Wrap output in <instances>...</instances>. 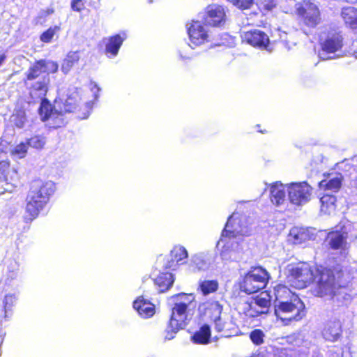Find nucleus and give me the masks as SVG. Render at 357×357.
<instances>
[{
	"label": "nucleus",
	"instance_id": "35",
	"mask_svg": "<svg viewBox=\"0 0 357 357\" xmlns=\"http://www.w3.org/2000/svg\"><path fill=\"white\" fill-rule=\"evenodd\" d=\"M59 29L60 28L58 26H50L40 34V41L44 43H50L52 40L56 33L59 31Z\"/></svg>",
	"mask_w": 357,
	"mask_h": 357
},
{
	"label": "nucleus",
	"instance_id": "29",
	"mask_svg": "<svg viewBox=\"0 0 357 357\" xmlns=\"http://www.w3.org/2000/svg\"><path fill=\"white\" fill-rule=\"evenodd\" d=\"M218 287L219 284L217 280H205L199 282L198 289L202 293L203 295L206 296L215 292L218 289Z\"/></svg>",
	"mask_w": 357,
	"mask_h": 357
},
{
	"label": "nucleus",
	"instance_id": "3",
	"mask_svg": "<svg viewBox=\"0 0 357 357\" xmlns=\"http://www.w3.org/2000/svg\"><path fill=\"white\" fill-rule=\"evenodd\" d=\"M50 79L48 77L44 76L39 80L32 82L27 87L31 102L33 103L40 100L38 113L43 122L47 121L52 116L56 115L55 124L50 125V127L56 129L64 125V121L60 113L57 112L51 102L46 98L49 91Z\"/></svg>",
	"mask_w": 357,
	"mask_h": 357
},
{
	"label": "nucleus",
	"instance_id": "41",
	"mask_svg": "<svg viewBox=\"0 0 357 357\" xmlns=\"http://www.w3.org/2000/svg\"><path fill=\"white\" fill-rule=\"evenodd\" d=\"M15 297L12 295H6L4 298V308L9 309L13 304Z\"/></svg>",
	"mask_w": 357,
	"mask_h": 357
},
{
	"label": "nucleus",
	"instance_id": "30",
	"mask_svg": "<svg viewBox=\"0 0 357 357\" xmlns=\"http://www.w3.org/2000/svg\"><path fill=\"white\" fill-rule=\"evenodd\" d=\"M254 302V304L256 305L258 309L266 310L267 312V309L271 305V297L268 294L267 291L261 292L259 295L257 296L252 300Z\"/></svg>",
	"mask_w": 357,
	"mask_h": 357
},
{
	"label": "nucleus",
	"instance_id": "43",
	"mask_svg": "<svg viewBox=\"0 0 357 357\" xmlns=\"http://www.w3.org/2000/svg\"><path fill=\"white\" fill-rule=\"evenodd\" d=\"M7 59V55L6 52H0V66L3 64L5 61Z\"/></svg>",
	"mask_w": 357,
	"mask_h": 357
},
{
	"label": "nucleus",
	"instance_id": "21",
	"mask_svg": "<svg viewBox=\"0 0 357 357\" xmlns=\"http://www.w3.org/2000/svg\"><path fill=\"white\" fill-rule=\"evenodd\" d=\"M341 16L351 29H357V9L353 6H347L342 9Z\"/></svg>",
	"mask_w": 357,
	"mask_h": 357
},
{
	"label": "nucleus",
	"instance_id": "22",
	"mask_svg": "<svg viewBox=\"0 0 357 357\" xmlns=\"http://www.w3.org/2000/svg\"><path fill=\"white\" fill-rule=\"evenodd\" d=\"M329 176L330 174H328V178H324L319 182V188L324 190H331L335 192H338L342 186V176L339 174L333 178H330Z\"/></svg>",
	"mask_w": 357,
	"mask_h": 357
},
{
	"label": "nucleus",
	"instance_id": "17",
	"mask_svg": "<svg viewBox=\"0 0 357 357\" xmlns=\"http://www.w3.org/2000/svg\"><path fill=\"white\" fill-rule=\"evenodd\" d=\"M213 322L214 323L215 330L218 333H222L225 337L234 336L238 333V327L232 320L223 321L220 317Z\"/></svg>",
	"mask_w": 357,
	"mask_h": 357
},
{
	"label": "nucleus",
	"instance_id": "25",
	"mask_svg": "<svg viewBox=\"0 0 357 357\" xmlns=\"http://www.w3.org/2000/svg\"><path fill=\"white\" fill-rule=\"evenodd\" d=\"M342 331L341 324L334 321L325 329L324 335L327 340L335 342L341 336Z\"/></svg>",
	"mask_w": 357,
	"mask_h": 357
},
{
	"label": "nucleus",
	"instance_id": "8",
	"mask_svg": "<svg viewBox=\"0 0 357 357\" xmlns=\"http://www.w3.org/2000/svg\"><path fill=\"white\" fill-rule=\"evenodd\" d=\"M58 70L59 64L54 61L45 59L36 60L25 73L23 83L27 86L29 82L36 79L41 74H54L57 73Z\"/></svg>",
	"mask_w": 357,
	"mask_h": 357
},
{
	"label": "nucleus",
	"instance_id": "6",
	"mask_svg": "<svg viewBox=\"0 0 357 357\" xmlns=\"http://www.w3.org/2000/svg\"><path fill=\"white\" fill-rule=\"evenodd\" d=\"M269 278V273L265 268L252 267L243 277L240 284L241 290L247 294L257 293L266 287Z\"/></svg>",
	"mask_w": 357,
	"mask_h": 357
},
{
	"label": "nucleus",
	"instance_id": "40",
	"mask_svg": "<svg viewBox=\"0 0 357 357\" xmlns=\"http://www.w3.org/2000/svg\"><path fill=\"white\" fill-rule=\"evenodd\" d=\"M70 7L73 11L79 13L84 10L85 3L83 0H72Z\"/></svg>",
	"mask_w": 357,
	"mask_h": 357
},
{
	"label": "nucleus",
	"instance_id": "20",
	"mask_svg": "<svg viewBox=\"0 0 357 357\" xmlns=\"http://www.w3.org/2000/svg\"><path fill=\"white\" fill-rule=\"evenodd\" d=\"M286 196V192L282 187V184L279 182H275L271 185L270 198L271 202L276 206L282 204Z\"/></svg>",
	"mask_w": 357,
	"mask_h": 357
},
{
	"label": "nucleus",
	"instance_id": "4",
	"mask_svg": "<svg viewBox=\"0 0 357 357\" xmlns=\"http://www.w3.org/2000/svg\"><path fill=\"white\" fill-rule=\"evenodd\" d=\"M172 298L174 305L167 331L176 333L186 326L188 314L191 305L195 303V297L192 294L181 293L173 296Z\"/></svg>",
	"mask_w": 357,
	"mask_h": 357
},
{
	"label": "nucleus",
	"instance_id": "23",
	"mask_svg": "<svg viewBox=\"0 0 357 357\" xmlns=\"http://www.w3.org/2000/svg\"><path fill=\"white\" fill-rule=\"evenodd\" d=\"M80 59L79 51L69 52L61 63V69L64 74H67Z\"/></svg>",
	"mask_w": 357,
	"mask_h": 357
},
{
	"label": "nucleus",
	"instance_id": "27",
	"mask_svg": "<svg viewBox=\"0 0 357 357\" xmlns=\"http://www.w3.org/2000/svg\"><path fill=\"white\" fill-rule=\"evenodd\" d=\"M223 307L218 301L210 303L205 309V314L211 321L220 318L222 312Z\"/></svg>",
	"mask_w": 357,
	"mask_h": 357
},
{
	"label": "nucleus",
	"instance_id": "38",
	"mask_svg": "<svg viewBox=\"0 0 357 357\" xmlns=\"http://www.w3.org/2000/svg\"><path fill=\"white\" fill-rule=\"evenodd\" d=\"M10 168V160L6 158V160H0V178H6L7 174Z\"/></svg>",
	"mask_w": 357,
	"mask_h": 357
},
{
	"label": "nucleus",
	"instance_id": "44",
	"mask_svg": "<svg viewBox=\"0 0 357 357\" xmlns=\"http://www.w3.org/2000/svg\"><path fill=\"white\" fill-rule=\"evenodd\" d=\"M54 13V9L52 8H48L44 11V14L45 16L50 15Z\"/></svg>",
	"mask_w": 357,
	"mask_h": 357
},
{
	"label": "nucleus",
	"instance_id": "10",
	"mask_svg": "<svg viewBox=\"0 0 357 357\" xmlns=\"http://www.w3.org/2000/svg\"><path fill=\"white\" fill-rule=\"evenodd\" d=\"M321 49L326 53H335L340 50L343 46V37L337 29H330L324 39L319 42Z\"/></svg>",
	"mask_w": 357,
	"mask_h": 357
},
{
	"label": "nucleus",
	"instance_id": "42",
	"mask_svg": "<svg viewBox=\"0 0 357 357\" xmlns=\"http://www.w3.org/2000/svg\"><path fill=\"white\" fill-rule=\"evenodd\" d=\"M227 227H228V223L226 224L225 229L222 230V236H225V237H229V238L235 236L234 232L233 231L227 229Z\"/></svg>",
	"mask_w": 357,
	"mask_h": 357
},
{
	"label": "nucleus",
	"instance_id": "14",
	"mask_svg": "<svg viewBox=\"0 0 357 357\" xmlns=\"http://www.w3.org/2000/svg\"><path fill=\"white\" fill-rule=\"evenodd\" d=\"M245 40L250 45L260 49H266L270 43L268 36L259 30H252L245 33Z\"/></svg>",
	"mask_w": 357,
	"mask_h": 357
},
{
	"label": "nucleus",
	"instance_id": "18",
	"mask_svg": "<svg viewBox=\"0 0 357 357\" xmlns=\"http://www.w3.org/2000/svg\"><path fill=\"white\" fill-rule=\"evenodd\" d=\"M154 284L158 287L160 293L169 290L174 282L173 274L169 272H162L154 279Z\"/></svg>",
	"mask_w": 357,
	"mask_h": 357
},
{
	"label": "nucleus",
	"instance_id": "37",
	"mask_svg": "<svg viewBox=\"0 0 357 357\" xmlns=\"http://www.w3.org/2000/svg\"><path fill=\"white\" fill-rule=\"evenodd\" d=\"M28 146L27 142L26 143L21 142L13 149L11 153L22 158L25 157L27 153Z\"/></svg>",
	"mask_w": 357,
	"mask_h": 357
},
{
	"label": "nucleus",
	"instance_id": "19",
	"mask_svg": "<svg viewBox=\"0 0 357 357\" xmlns=\"http://www.w3.org/2000/svg\"><path fill=\"white\" fill-rule=\"evenodd\" d=\"M211 337V327L208 324H203L191 337L192 341L198 344H207Z\"/></svg>",
	"mask_w": 357,
	"mask_h": 357
},
{
	"label": "nucleus",
	"instance_id": "28",
	"mask_svg": "<svg viewBox=\"0 0 357 357\" xmlns=\"http://www.w3.org/2000/svg\"><path fill=\"white\" fill-rule=\"evenodd\" d=\"M244 305L243 313L248 318H256L262 314L266 313V310L258 309L252 300L245 302Z\"/></svg>",
	"mask_w": 357,
	"mask_h": 357
},
{
	"label": "nucleus",
	"instance_id": "26",
	"mask_svg": "<svg viewBox=\"0 0 357 357\" xmlns=\"http://www.w3.org/2000/svg\"><path fill=\"white\" fill-rule=\"evenodd\" d=\"M275 301L278 303L281 301L289 300L292 296H297L285 285L278 284L273 287Z\"/></svg>",
	"mask_w": 357,
	"mask_h": 357
},
{
	"label": "nucleus",
	"instance_id": "1",
	"mask_svg": "<svg viewBox=\"0 0 357 357\" xmlns=\"http://www.w3.org/2000/svg\"><path fill=\"white\" fill-rule=\"evenodd\" d=\"M287 279L298 289L313 284L311 291L316 297L333 296L336 279L334 271L321 264L300 261L289 265Z\"/></svg>",
	"mask_w": 357,
	"mask_h": 357
},
{
	"label": "nucleus",
	"instance_id": "32",
	"mask_svg": "<svg viewBox=\"0 0 357 357\" xmlns=\"http://www.w3.org/2000/svg\"><path fill=\"white\" fill-rule=\"evenodd\" d=\"M172 261L173 262H176L177 264H184V260H185L188 257V251L183 246H178L174 248L170 253Z\"/></svg>",
	"mask_w": 357,
	"mask_h": 357
},
{
	"label": "nucleus",
	"instance_id": "5",
	"mask_svg": "<svg viewBox=\"0 0 357 357\" xmlns=\"http://www.w3.org/2000/svg\"><path fill=\"white\" fill-rule=\"evenodd\" d=\"M305 306L301 299L292 296L289 300L281 301L274 306V314L277 321L287 326L293 322L301 321L305 316Z\"/></svg>",
	"mask_w": 357,
	"mask_h": 357
},
{
	"label": "nucleus",
	"instance_id": "34",
	"mask_svg": "<svg viewBox=\"0 0 357 357\" xmlns=\"http://www.w3.org/2000/svg\"><path fill=\"white\" fill-rule=\"evenodd\" d=\"M249 337L255 345L259 346L264 343L265 333L261 329H254L250 331Z\"/></svg>",
	"mask_w": 357,
	"mask_h": 357
},
{
	"label": "nucleus",
	"instance_id": "31",
	"mask_svg": "<svg viewBox=\"0 0 357 357\" xmlns=\"http://www.w3.org/2000/svg\"><path fill=\"white\" fill-rule=\"evenodd\" d=\"M78 107L79 105L77 100L72 96H68L62 102V105L60 107V112L59 113L62 116V113L76 112Z\"/></svg>",
	"mask_w": 357,
	"mask_h": 357
},
{
	"label": "nucleus",
	"instance_id": "13",
	"mask_svg": "<svg viewBox=\"0 0 357 357\" xmlns=\"http://www.w3.org/2000/svg\"><path fill=\"white\" fill-rule=\"evenodd\" d=\"M126 38L125 33H117L102 40L105 43L104 52L107 56H115Z\"/></svg>",
	"mask_w": 357,
	"mask_h": 357
},
{
	"label": "nucleus",
	"instance_id": "15",
	"mask_svg": "<svg viewBox=\"0 0 357 357\" xmlns=\"http://www.w3.org/2000/svg\"><path fill=\"white\" fill-rule=\"evenodd\" d=\"M225 13L220 6L210 5L207 7L205 22L208 25L216 26L224 21Z\"/></svg>",
	"mask_w": 357,
	"mask_h": 357
},
{
	"label": "nucleus",
	"instance_id": "39",
	"mask_svg": "<svg viewBox=\"0 0 357 357\" xmlns=\"http://www.w3.org/2000/svg\"><path fill=\"white\" fill-rule=\"evenodd\" d=\"M234 6L240 9H248L253 3V0H231Z\"/></svg>",
	"mask_w": 357,
	"mask_h": 357
},
{
	"label": "nucleus",
	"instance_id": "33",
	"mask_svg": "<svg viewBox=\"0 0 357 357\" xmlns=\"http://www.w3.org/2000/svg\"><path fill=\"white\" fill-rule=\"evenodd\" d=\"M26 141L29 146L38 150L43 149L46 143L45 137L39 135H33Z\"/></svg>",
	"mask_w": 357,
	"mask_h": 357
},
{
	"label": "nucleus",
	"instance_id": "12",
	"mask_svg": "<svg viewBox=\"0 0 357 357\" xmlns=\"http://www.w3.org/2000/svg\"><path fill=\"white\" fill-rule=\"evenodd\" d=\"M347 238V233L344 231L340 230L331 231L325 238V243L331 250H341L346 248Z\"/></svg>",
	"mask_w": 357,
	"mask_h": 357
},
{
	"label": "nucleus",
	"instance_id": "2",
	"mask_svg": "<svg viewBox=\"0 0 357 357\" xmlns=\"http://www.w3.org/2000/svg\"><path fill=\"white\" fill-rule=\"evenodd\" d=\"M55 190V183L51 181L36 179L30 183L25 206V218L28 221H32L38 217Z\"/></svg>",
	"mask_w": 357,
	"mask_h": 357
},
{
	"label": "nucleus",
	"instance_id": "45",
	"mask_svg": "<svg viewBox=\"0 0 357 357\" xmlns=\"http://www.w3.org/2000/svg\"><path fill=\"white\" fill-rule=\"evenodd\" d=\"M257 127L258 128V132L262 134H266L268 132V130L266 129H260V125H257Z\"/></svg>",
	"mask_w": 357,
	"mask_h": 357
},
{
	"label": "nucleus",
	"instance_id": "36",
	"mask_svg": "<svg viewBox=\"0 0 357 357\" xmlns=\"http://www.w3.org/2000/svg\"><path fill=\"white\" fill-rule=\"evenodd\" d=\"M256 3L263 13L271 10L276 5L275 0H257Z\"/></svg>",
	"mask_w": 357,
	"mask_h": 357
},
{
	"label": "nucleus",
	"instance_id": "9",
	"mask_svg": "<svg viewBox=\"0 0 357 357\" xmlns=\"http://www.w3.org/2000/svg\"><path fill=\"white\" fill-rule=\"evenodd\" d=\"M311 187L306 183H293L288 186L289 201L296 205L307 202L311 195Z\"/></svg>",
	"mask_w": 357,
	"mask_h": 357
},
{
	"label": "nucleus",
	"instance_id": "24",
	"mask_svg": "<svg viewBox=\"0 0 357 357\" xmlns=\"http://www.w3.org/2000/svg\"><path fill=\"white\" fill-rule=\"evenodd\" d=\"M337 199L335 195L324 194L320 198V210L324 213H331L336 208Z\"/></svg>",
	"mask_w": 357,
	"mask_h": 357
},
{
	"label": "nucleus",
	"instance_id": "11",
	"mask_svg": "<svg viewBox=\"0 0 357 357\" xmlns=\"http://www.w3.org/2000/svg\"><path fill=\"white\" fill-rule=\"evenodd\" d=\"M188 34L191 43L199 46L209 41L208 31L205 24L199 20H192L188 27Z\"/></svg>",
	"mask_w": 357,
	"mask_h": 357
},
{
	"label": "nucleus",
	"instance_id": "7",
	"mask_svg": "<svg viewBox=\"0 0 357 357\" xmlns=\"http://www.w3.org/2000/svg\"><path fill=\"white\" fill-rule=\"evenodd\" d=\"M296 14L300 22L309 28H315L321 22V11L312 0H303L298 3Z\"/></svg>",
	"mask_w": 357,
	"mask_h": 357
},
{
	"label": "nucleus",
	"instance_id": "16",
	"mask_svg": "<svg viewBox=\"0 0 357 357\" xmlns=\"http://www.w3.org/2000/svg\"><path fill=\"white\" fill-rule=\"evenodd\" d=\"M133 307L144 319L150 318L155 313L154 304L145 299L143 296H139L134 301Z\"/></svg>",
	"mask_w": 357,
	"mask_h": 357
}]
</instances>
